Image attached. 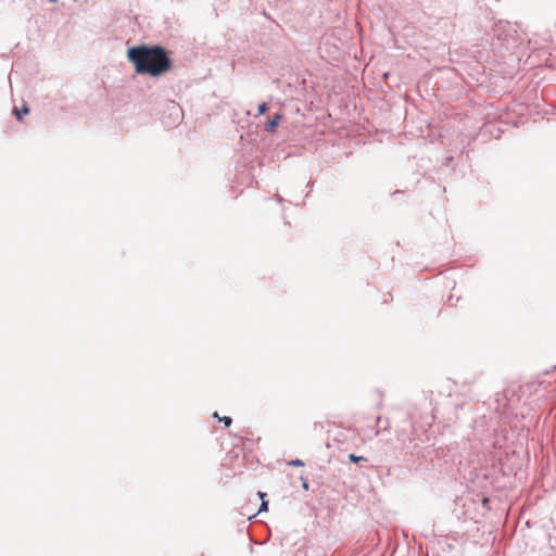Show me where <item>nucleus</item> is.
I'll return each mask as SVG.
<instances>
[{
	"mask_svg": "<svg viewBox=\"0 0 556 556\" xmlns=\"http://www.w3.org/2000/svg\"><path fill=\"white\" fill-rule=\"evenodd\" d=\"M349 459L353 463H357L359 460H365L363 456H356L355 454H350Z\"/></svg>",
	"mask_w": 556,
	"mask_h": 556,
	"instance_id": "nucleus-6",
	"label": "nucleus"
},
{
	"mask_svg": "<svg viewBox=\"0 0 556 556\" xmlns=\"http://www.w3.org/2000/svg\"><path fill=\"white\" fill-rule=\"evenodd\" d=\"M13 112H14V114L16 115V117H17L18 119H21V118H22V113H24V114L28 113V108H27V106H24L23 111H20V110H17V109H14V110H13Z\"/></svg>",
	"mask_w": 556,
	"mask_h": 556,
	"instance_id": "nucleus-5",
	"label": "nucleus"
},
{
	"mask_svg": "<svg viewBox=\"0 0 556 556\" xmlns=\"http://www.w3.org/2000/svg\"><path fill=\"white\" fill-rule=\"evenodd\" d=\"M266 110H267V105H266V103H261V104L258 105V110H257V111H258V114H260V115L264 114V113L266 112Z\"/></svg>",
	"mask_w": 556,
	"mask_h": 556,
	"instance_id": "nucleus-8",
	"label": "nucleus"
},
{
	"mask_svg": "<svg viewBox=\"0 0 556 556\" xmlns=\"http://www.w3.org/2000/svg\"><path fill=\"white\" fill-rule=\"evenodd\" d=\"M213 417L214 418H218L222 422L225 424L226 427H229L231 425V421H232L231 418L228 417V416H224L223 418H219L217 413H214Z\"/></svg>",
	"mask_w": 556,
	"mask_h": 556,
	"instance_id": "nucleus-4",
	"label": "nucleus"
},
{
	"mask_svg": "<svg viewBox=\"0 0 556 556\" xmlns=\"http://www.w3.org/2000/svg\"><path fill=\"white\" fill-rule=\"evenodd\" d=\"M281 118H282V115H281V114H275V115L273 116V118H270V119L267 122L266 130H267V131H274V130L277 128V126H278V124H279V122H280V119H281Z\"/></svg>",
	"mask_w": 556,
	"mask_h": 556,
	"instance_id": "nucleus-2",
	"label": "nucleus"
},
{
	"mask_svg": "<svg viewBox=\"0 0 556 556\" xmlns=\"http://www.w3.org/2000/svg\"><path fill=\"white\" fill-rule=\"evenodd\" d=\"M301 480H302V486H303V489H304V490H308V482H307V480H306V479H304L303 477L301 478Z\"/></svg>",
	"mask_w": 556,
	"mask_h": 556,
	"instance_id": "nucleus-9",
	"label": "nucleus"
},
{
	"mask_svg": "<svg viewBox=\"0 0 556 556\" xmlns=\"http://www.w3.org/2000/svg\"><path fill=\"white\" fill-rule=\"evenodd\" d=\"M258 495L262 498V504L258 509V513L266 511L268 503L264 500L265 493L258 492Z\"/></svg>",
	"mask_w": 556,
	"mask_h": 556,
	"instance_id": "nucleus-3",
	"label": "nucleus"
},
{
	"mask_svg": "<svg viewBox=\"0 0 556 556\" xmlns=\"http://www.w3.org/2000/svg\"><path fill=\"white\" fill-rule=\"evenodd\" d=\"M128 58L139 74L156 77L170 68V60L161 47H134L128 50Z\"/></svg>",
	"mask_w": 556,
	"mask_h": 556,
	"instance_id": "nucleus-1",
	"label": "nucleus"
},
{
	"mask_svg": "<svg viewBox=\"0 0 556 556\" xmlns=\"http://www.w3.org/2000/svg\"><path fill=\"white\" fill-rule=\"evenodd\" d=\"M290 466H295V467H302L304 466V463L301 460V459H293L289 463Z\"/></svg>",
	"mask_w": 556,
	"mask_h": 556,
	"instance_id": "nucleus-7",
	"label": "nucleus"
}]
</instances>
